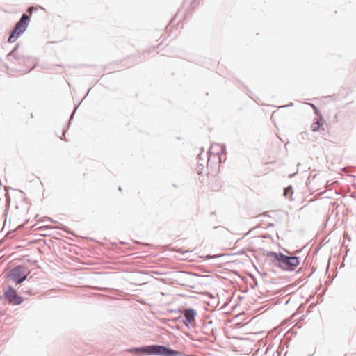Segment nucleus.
Here are the masks:
<instances>
[{"label":"nucleus","instance_id":"obj_12","mask_svg":"<svg viewBox=\"0 0 356 356\" xmlns=\"http://www.w3.org/2000/svg\"><path fill=\"white\" fill-rule=\"evenodd\" d=\"M179 284H182V285H188V284H186L185 282L179 283Z\"/></svg>","mask_w":356,"mask_h":356},{"label":"nucleus","instance_id":"obj_11","mask_svg":"<svg viewBox=\"0 0 356 356\" xmlns=\"http://www.w3.org/2000/svg\"><path fill=\"white\" fill-rule=\"evenodd\" d=\"M37 8H35V7H30L29 9H28V12L30 13V15L32 14V12L33 10H36Z\"/></svg>","mask_w":356,"mask_h":356},{"label":"nucleus","instance_id":"obj_6","mask_svg":"<svg viewBox=\"0 0 356 356\" xmlns=\"http://www.w3.org/2000/svg\"><path fill=\"white\" fill-rule=\"evenodd\" d=\"M182 313L184 318L183 323L188 328H194L196 325L197 312L193 309H186L183 310Z\"/></svg>","mask_w":356,"mask_h":356},{"label":"nucleus","instance_id":"obj_4","mask_svg":"<svg viewBox=\"0 0 356 356\" xmlns=\"http://www.w3.org/2000/svg\"><path fill=\"white\" fill-rule=\"evenodd\" d=\"M29 21V17L27 15L24 14L20 20L17 23L11 35L8 38V42L10 43L15 42L18 37L26 31Z\"/></svg>","mask_w":356,"mask_h":356},{"label":"nucleus","instance_id":"obj_8","mask_svg":"<svg viewBox=\"0 0 356 356\" xmlns=\"http://www.w3.org/2000/svg\"><path fill=\"white\" fill-rule=\"evenodd\" d=\"M293 195V190L291 186H289L284 189V195L291 199Z\"/></svg>","mask_w":356,"mask_h":356},{"label":"nucleus","instance_id":"obj_2","mask_svg":"<svg viewBox=\"0 0 356 356\" xmlns=\"http://www.w3.org/2000/svg\"><path fill=\"white\" fill-rule=\"evenodd\" d=\"M131 352H140L148 355H158L161 356H176L177 352L171 350L161 346H149L145 348L131 350Z\"/></svg>","mask_w":356,"mask_h":356},{"label":"nucleus","instance_id":"obj_1","mask_svg":"<svg viewBox=\"0 0 356 356\" xmlns=\"http://www.w3.org/2000/svg\"><path fill=\"white\" fill-rule=\"evenodd\" d=\"M30 271L23 266H17L10 268L6 273V277L17 284L22 283L26 278Z\"/></svg>","mask_w":356,"mask_h":356},{"label":"nucleus","instance_id":"obj_7","mask_svg":"<svg viewBox=\"0 0 356 356\" xmlns=\"http://www.w3.org/2000/svg\"><path fill=\"white\" fill-rule=\"evenodd\" d=\"M222 187V184L219 179L213 177L209 183V188L211 191H218Z\"/></svg>","mask_w":356,"mask_h":356},{"label":"nucleus","instance_id":"obj_9","mask_svg":"<svg viewBox=\"0 0 356 356\" xmlns=\"http://www.w3.org/2000/svg\"><path fill=\"white\" fill-rule=\"evenodd\" d=\"M319 128H320V123L318 120L316 122H315L314 123H313L312 125V130L313 131H318Z\"/></svg>","mask_w":356,"mask_h":356},{"label":"nucleus","instance_id":"obj_10","mask_svg":"<svg viewBox=\"0 0 356 356\" xmlns=\"http://www.w3.org/2000/svg\"><path fill=\"white\" fill-rule=\"evenodd\" d=\"M188 277V275L184 272H181V278L182 280H186V278Z\"/></svg>","mask_w":356,"mask_h":356},{"label":"nucleus","instance_id":"obj_5","mask_svg":"<svg viewBox=\"0 0 356 356\" xmlns=\"http://www.w3.org/2000/svg\"><path fill=\"white\" fill-rule=\"evenodd\" d=\"M4 296L6 300L12 305H17L23 302L22 297L18 295L15 289L12 286H8L4 291Z\"/></svg>","mask_w":356,"mask_h":356},{"label":"nucleus","instance_id":"obj_13","mask_svg":"<svg viewBox=\"0 0 356 356\" xmlns=\"http://www.w3.org/2000/svg\"><path fill=\"white\" fill-rule=\"evenodd\" d=\"M62 135L65 136V132L64 131L62 132Z\"/></svg>","mask_w":356,"mask_h":356},{"label":"nucleus","instance_id":"obj_3","mask_svg":"<svg viewBox=\"0 0 356 356\" xmlns=\"http://www.w3.org/2000/svg\"><path fill=\"white\" fill-rule=\"evenodd\" d=\"M275 259L279 262V266L285 270H293L300 264L298 257H288L282 254H275Z\"/></svg>","mask_w":356,"mask_h":356}]
</instances>
